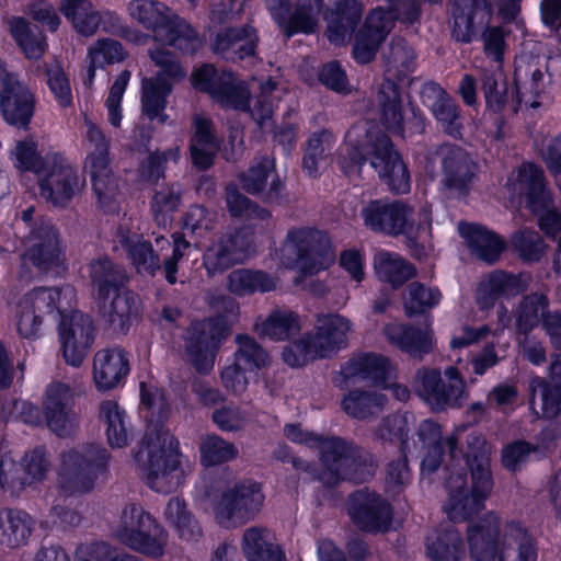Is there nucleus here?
<instances>
[{"label": "nucleus", "instance_id": "1", "mask_svg": "<svg viewBox=\"0 0 561 561\" xmlns=\"http://www.w3.org/2000/svg\"><path fill=\"white\" fill-rule=\"evenodd\" d=\"M284 435L294 444L319 450L323 467L320 480L330 486L342 481L364 483L375 474L373 454L341 436L317 434L299 423L285 424Z\"/></svg>", "mask_w": 561, "mask_h": 561}, {"label": "nucleus", "instance_id": "2", "mask_svg": "<svg viewBox=\"0 0 561 561\" xmlns=\"http://www.w3.org/2000/svg\"><path fill=\"white\" fill-rule=\"evenodd\" d=\"M467 443L466 468L456 473L450 472L444 483L448 492L444 511L456 523L469 520L480 513L493 489L491 458L485 439L470 435Z\"/></svg>", "mask_w": 561, "mask_h": 561}, {"label": "nucleus", "instance_id": "3", "mask_svg": "<svg viewBox=\"0 0 561 561\" xmlns=\"http://www.w3.org/2000/svg\"><path fill=\"white\" fill-rule=\"evenodd\" d=\"M469 556L472 561H537V542L518 520H506L488 512L467 526Z\"/></svg>", "mask_w": 561, "mask_h": 561}, {"label": "nucleus", "instance_id": "4", "mask_svg": "<svg viewBox=\"0 0 561 561\" xmlns=\"http://www.w3.org/2000/svg\"><path fill=\"white\" fill-rule=\"evenodd\" d=\"M89 278L92 295L103 309L106 322L115 332L126 335L142 316V301L129 288L130 276L126 268L107 255L100 256L89 263Z\"/></svg>", "mask_w": 561, "mask_h": 561}, {"label": "nucleus", "instance_id": "5", "mask_svg": "<svg viewBox=\"0 0 561 561\" xmlns=\"http://www.w3.org/2000/svg\"><path fill=\"white\" fill-rule=\"evenodd\" d=\"M22 299L24 308H33L43 318L48 314L61 318L58 334L62 357L66 364L80 367L95 341L93 318L80 310H73L70 316H65L59 287H35Z\"/></svg>", "mask_w": 561, "mask_h": 561}, {"label": "nucleus", "instance_id": "6", "mask_svg": "<svg viewBox=\"0 0 561 561\" xmlns=\"http://www.w3.org/2000/svg\"><path fill=\"white\" fill-rule=\"evenodd\" d=\"M333 8L324 15L328 21L327 37L330 43L343 44L354 32L363 18V4L359 0H332ZM325 8L324 0H297L294 12L277 22L286 38L296 34H312L318 26V16Z\"/></svg>", "mask_w": 561, "mask_h": 561}, {"label": "nucleus", "instance_id": "7", "mask_svg": "<svg viewBox=\"0 0 561 561\" xmlns=\"http://www.w3.org/2000/svg\"><path fill=\"white\" fill-rule=\"evenodd\" d=\"M147 461L141 466L147 485L158 493H170L184 477L179 439L162 426L145 435Z\"/></svg>", "mask_w": 561, "mask_h": 561}, {"label": "nucleus", "instance_id": "8", "mask_svg": "<svg viewBox=\"0 0 561 561\" xmlns=\"http://www.w3.org/2000/svg\"><path fill=\"white\" fill-rule=\"evenodd\" d=\"M354 167L362 168L369 161L378 173L380 181L393 194H407L411 190V178L408 165L396 150L391 138L378 134L366 142H358L347 151Z\"/></svg>", "mask_w": 561, "mask_h": 561}, {"label": "nucleus", "instance_id": "9", "mask_svg": "<svg viewBox=\"0 0 561 561\" xmlns=\"http://www.w3.org/2000/svg\"><path fill=\"white\" fill-rule=\"evenodd\" d=\"M112 455L100 443H85L60 456V484L70 493L91 492L100 478L110 473Z\"/></svg>", "mask_w": 561, "mask_h": 561}, {"label": "nucleus", "instance_id": "10", "mask_svg": "<svg viewBox=\"0 0 561 561\" xmlns=\"http://www.w3.org/2000/svg\"><path fill=\"white\" fill-rule=\"evenodd\" d=\"M128 12L133 20L152 32L154 39L178 48L187 49L198 37L196 30L183 18L157 0H131Z\"/></svg>", "mask_w": 561, "mask_h": 561}, {"label": "nucleus", "instance_id": "11", "mask_svg": "<svg viewBox=\"0 0 561 561\" xmlns=\"http://www.w3.org/2000/svg\"><path fill=\"white\" fill-rule=\"evenodd\" d=\"M515 185L525 197L526 208L537 217L539 230L554 240L561 232V211L552 207V195L541 167L524 162L516 172Z\"/></svg>", "mask_w": 561, "mask_h": 561}, {"label": "nucleus", "instance_id": "12", "mask_svg": "<svg viewBox=\"0 0 561 561\" xmlns=\"http://www.w3.org/2000/svg\"><path fill=\"white\" fill-rule=\"evenodd\" d=\"M115 537L125 547L146 557L158 559L164 553L165 529L139 504H129L122 511Z\"/></svg>", "mask_w": 561, "mask_h": 561}, {"label": "nucleus", "instance_id": "13", "mask_svg": "<svg viewBox=\"0 0 561 561\" xmlns=\"http://www.w3.org/2000/svg\"><path fill=\"white\" fill-rule=\"evenodd\" d=\"M230 327L225 316L193 321L185 333V354L199 375L209 374L222 342L229 336Z\"/></svg>", "mask_w": 561, "mask_h": 561}, {"label": "nucleus", "instance_id": "14", "mask_svg": "<svg viewBox=\"0 0 561 561\" xmlns=\"http://www.w3.org/2000/svg\"><path fill=\"white\" fill-rule=\"evenodd\" d=\"M264 499L260 483L239 481L221 492L214 505L215 519L226 529L241 527L254 519Z\"/></svg>", "mask_w": 561, "mask_h": 561}, {"label": "nucleus", "instance_id": "15", "mask_svg": "<svg viewBox=\"0 0 561 561\" xmlns=\"http://www.w3.org/2000/svg\"><path fill=\"white\" fill-rule=\"evenodd\" d=\"M72 405L73 393L70 386L56 382L47 387L43 412L37 405L24 402L21 415L25 423L36 426L43 423L44 415L47 427L62 437L70 421Z\"/></svg>", "mask_w": 561, "mask_h": 561}, {"label": "nucleus", "instance_id": "16", "mask_svg": "<svg viewBox=\"0 0 561 561\" xmlns=\"http://www.w3.org/2000/svg\"><path fill=\"white\" fill-rule=\"evenodd\" d=\"M78 169L61 152H53L47 169L37 178L41 196L56 207H66L80 188Z\"/></svg>", "mask_w": 561, "mask_h": 561}, {"label": "nucleus", "instance_id": "17", "mask_svg": "<svg viewBox=\"0 0 561 561\" xmlns=\"http://www.w3.org/2000/svg\"><path fill=\"white\" fill-rule=\"evenodd\" d=\"M413 208L399 199H370L362 209L364 226L374 233L399 237L414 222Z\"/></svg>", "mask_w": 561, "mask_h": 561}, {"label": "nucleus", "instance_id": "18", "mask_svg": "<svg viewBox=\"0 0 561 561\" xmlns=\"http://www.w3.org/2000/svg\"><path fill=\"white\" fill-rule=\"evenodd\" d=\"M347 514L359 529L371 534L388 531L393 519L391 504L379 493L368 488L350 493Z\"/></svg>", "mask_w": 561, "mask_h": 561}, {"label": "nucleus", "instance_id": "19", "mask_svg": "<svg viewBox=\"0 0 561 561\" xmlns=\"http://www.w3.org/2000/svg\"><path fill=\"white\" fill-rule=\"evenodd\" d=\"M296 253V263L305 275H314L327 268L331 254V239L327 231L313 227L293 228L286 236Z\"/></svg>", "mask_w": 561, "mask_h": 561}, {"label": "nucleus", "instance_id": "20", "mask_svg": "<svg viewBox=\"0 0 561 561\" xmlns=\"http://www.w3.org/2000/svg\"><path fill=\"white\" fill-rule=\"evenodd\" d=\"M437 154L440 157L445 187L467 197L478 179V162L465 148L455 144H443Z\"/></svg>", "mask_w": 561, "mask_h": 561}, {"label": "nucleus", "instance_id": "21", "mask_svg": "<svg viewBox=\"0 0 561 561\" xmlns=\"http://www.w3.org/2000/svg\"><path fill=\"white\" fill-rule=\"evenodd\" d=\"M241 188L263 202H279L286 190L285 182L276 170V162L267 154L260 157L238 176Z\"/></svg>", "mask_w": 561, "mask_h": 561}, {"label": "nucleus", "instance_id": "22", "mask_svg": "<svg viewBox=\"0 0 561 561\" xmlns=\"http://www.w3.org/2000/svg\"><path fill=\"white\" fill-rule=\"evenodd\" d=\"M260 44L257 28L252 23L221 27L211 41V50L220 58L239 62L254 57Z\"/></svg>", "mask_w": 561, "mask_h": 561}, {"label": "nucleus", "instance_id": "23", "mask_svg": "<svg viewBox=\"0 0 561 561\" xmlns=\"http://www.w3.org/2000/svg\"><path fill=\"white\" fill-rule=\"evenodd\" d=\"M26 250L23 260L38 271L47 272L58 266L62 253L59 231L51 222H42L25 237Z\"/></svg>", "mask_w": 561, "mask_h": 561}, {"label": "nucleus", "instance_id": "24", "mask_svg": "<svg viewBox=\"0 0 561 561\" xmlns=\"http://www.w3.org/2000/svg\"><path fill=\"white\" fill-rule=\"evenodd\" d=\"M451 36L469 44L477 34V25L488 23L493 15L492 0H450Z\"/></svg>", "mask_w": 561, "mask_h": 561}, {"label": "nucleus", "instance_id": "25", "mask_svg": "<svg viewBox=\"0 0 561 561\" xmlns=\"http://www.w3.org/2000/svg\"><path fill=\"white\" fill-rule=\"evenodd\" d=\"M36 96L19 78L0 91V114L9 126L27 129L35 115Z\"/></svg>", "mask_w": 561, "mask_h": 561}, {"label": "nucleus", "instance_id": "26", "mask_svg": "<svg viewBox=\"0 0 561 561\" xmlns=\"http://www.w3.org/2000/svg\"><path fill=\"white\" fill-rule=\"evenodd\" d=\"M351 329L352 323L347 318L339 313H322L317 318L316 333L307 336L314 345L316 356L330 358L347 346Z\"/></svg>", "mask_w": 561, "mask_h": 561}, {"label": "nucleus", "instance_id": "27", "mask_svg": "<svg viewBox=\"0 0 561 561\" xmlns=\"http://www.w3.org/2000/svg\"><path fill=\"white\" fill-rule=\"evenodd\" d=\"M528 277L523 273L495 270L480 282L477 301L481 309H490L502 299H511L523 294L528 287Z\"/></svg>", "mask_w": 561, "mask_h": 561}, {"label": "nucleus", "instance_id": "28", "mask_svg": "<svg viewBox=\"0 0 561 561\" xmlns=\"http://www.w3.org/2000/svg\"><path fill=\"white\" fill-rule=\"evenodd\" d=\"M387 341L412 358L423 359L434 350L433 332L410 323H390L383 329Z\"/></svg>", "mask_w": 561, "mask_h": 561}, {"label": "nucleus", "instance_id": "29", "mask_svg": "<svg viewBox=\"0 0 561 561\" xmlns=\"http://www.w3.org/2000/svg\"><path fill=\"white\" fill-rule=\"evenodd\" d=\"M87 138L94 146V150L88 154L85 163L90 171L92 190L102 202L111 184L110 140L96 125L89 126Z\"/></svg>", "mask_w": 561, "mask_h": 561}, {"label": "nucleus", "instance_id": "30", "mask_svg": "<svg viewBox=\"0 0 561 561\" xmlns=\"http://www.w3.org/2000/svg\"><path fill=\"white\" fill-rule=\"evenodd\" d=\"M417 393L434 412L459 409L463 403L461 386H447L440 371L435 368L423 370Z\"/></svg>", "mask_w": 561, "mask_h": 561}, {"label": "nucleus", "instance_id": "31", "mask_svg": "<svg viewBox=\"0 0 561 561\" xmlns=\"http://www.w3.org/2000/svg\"><path fill=\"white\" fill-rule=\"evenodd\" d=\"M129 360L122 348L100 350L93 358V380L99 391H108L129 374Z\"/></svg>", "mask_w": 561, "mask_h": 561}, {"label": "nucleus", "instance_id": "32", "mask_svg": "<svg viewBox=\"0 0 561 561\" xmlns=\"http://www.w3.org/2000/svg\"><path fill=\"white\" fill-rule=\"evenodd\" d=\"M390 359L374 352L360 353L351 357L341 365L340 375L343 381L348 382L354 378L369 381L373 385H383L390 376Z\"/></svg>", "mask_w": 561, "mask_h": 561}, {"label": "nucleus", "instance_id": "33", "mask_svg": "<svg viewBox=\"0 0 561 561\" xmlns=\"http://www.w3.org/2000/svg\"><path fill=\"white\" fill-rule=\"evenodd\" d=\"M378 115L383 128L394 136L404 138V108L402 88L385 78L377 93Z\"/></svg>", "mask_w": 561, "mask_h": 561}, {"label": "nucleus", "instance_id": "34", "mask_svg": "<svg viewBox=\"0 0 561 561\" xmlns=\"http://www.w3.org/2000/svg\"><path fill=\"white\" fill-rule=\"evenodd\" d=\"M459 233L470 251L481 261L495 263L506 250L505 240L485 226L474 222H460Z\"/></svg>", "mask_w": 561, "mask_h": 561}, {"label": "nucleus", "instance_id": "35", "mask_svg": "<svg viewBox=\"0 0 561 561\" xmlns=\"http://www.w3.org/2000/svg\"><path fill=\"white\" fill-rule=\"evenodd\" d=\"M116 236L137 272L156 276L161 267L160 256L151 241L145 240L142 234L133 233L129 228L123 226L118 227Z\"/></svg>", "mask_w": 561, "mask_h": 561}, {"label": "nucleus", "instance_id": "36", "mask_svg": "<svg viewBox=\"0 0 561 561\" xmlns=\"http://www.w3.org/2000/svg\"><path fill=\"white\" fill-rule=\"evenodd\" d=\"M552 312L546 293L531 291L524 295L515 311L516 333L527 336L539 325L543 329L546 318L550 317Z\"/></svg>", "mask_w": 561, "mask_h": 561}, {"label": "nucleus", "instance_id": "37", "mask_svg": "<svg viewBox=\"0 0 561 561\" xmlns=\"http://www.w3.org/2000/svg\"><path fill=\"white\" fill-rule=\"evenodd\" d=\"M389 28L370 13L355 35L352 57L358 65L370 64L386 39Z\"/></svg>", "mask_w": 561, "mask_h": 561}, {"label": "nucleus", "instance_id": "38", "mask_svg": "<svg viewBox=\"0 0 561 561\" xmlns=\"http://www.w3.org/2000/svg\"><path fill=\"white\" fill-rule=\"evenodd\" d=\"M222 108L239 112L250 111L251 91L245 81L227 69H221L216 89L210 96Z\"/></svg>", "mask_w": 561, "mask_h": 561}, {"label": "nucleus", "instance_id": "39", "mask_svg": "<svg viewBox=\"0 0 561 561\" xmlns=\"http://www.w3.org/2000/svg\"><path fill=\"white\" fill-rule=\"evenodd\" d=\"M275 288L274 277L263 270L240 267L232 270L227 276V289L237 297L266 294Z\"/></svg>", "mask_w": 561, "mask_h": 561}, {"label": "nucleus", "instance_id": "40", "mask_svg": "<svg viewBox=\"0 0 561 561\" xmlns=\"http://www.w3.org/2000/svg\"><path fill=\"white\" fill-rule=\"evenodd\" d=\"M442 298L438 287H427L421 282H412L408 285L403 299L404 314L409 319L424 317L431 327V311L440 304Z\"/></svg>", "mask_w": 561, "mask_h": 561}, {"label": "nucleus", "instance_id": "41", "mask_svg": "<svg viewBox=\"0 0 561 561\" xmlns=\"http://www.w3.org/2000/svg\"><path fill=\"white\" fill-rule=\"evenodd\" d=\"M426 553L432 561H462L466 556L461 533L453 526L439 527L427 538Z\"/></svg>", "mask_w": 561, "mask_h": 561}, {"label": "nucleus", "instance_id": "42", "mask_svg": "<svg viewBox=\"0 0 561 561\" xmlns=\"http://www.w3.org/2000/svg\"><path fill=\"white\" fill-rule=\"evenodd\" d=\"M541 400L542 416L553 420L561 415V354L550 365L549 379L536 377L531 382Z\"/></svg>", "mask_w": 561, "mask_h": 561}, {"label": "nucleus", "instance_id": "43", "mask_svg": "<svg viewBox=\"0 0 561 561\" xmlns=\"http://www.w3.org/2000/svg\"><path fill=\"white\" fill-rule=\"evenodd\" d=\"M34 528V519L22 510L7 508L0 513V543L16 548L27 542Z\"/></svg>", "mask_w": 561, "mask_h": 561}, {"label": "nucleus", "instance_id": "44", "mask_svg": "<svg viewBox=\"0 0 561 561\" xmlns=\"http://www.w3.org/2000/svg\"><path fill=\"white\" fill-rule=\"evenodd\" d=\"M243 255V251L238 248V236H230L206 249L203 265L208 276H215L239 263Z\"/></svg>", "mask_w": 561, "mask_h": 561}, {"label": "nucleus", "instance_id": "45", "mask_svg": "<svg viewBox=\"0 0 561 561\" xmlns=\"http://www.w3.org/2000/svg\"><path fill=\"white\" fill-rule=\"evenodd\" d=\"M375 270L380 280L399 288L416 275L415 266L397 253L381 251L375 257Z\"/></svg>", "mask_w": 561, "mask_h": 561}, {"label": "nucleus", "instance_id": "46", "mask_svg": "<svg viewBox=\"0 0 561 561\" xmlns=\"http://www.w3.org/2000/svg\"><path fill=\"white\" fill-rule=\"evenodd\" d=\"M387 402V396L383 393L353 389L343 397L341 407L348 416L356 420H367L382 410Z\"/></svg>", "mask_w": 561, "mask_h": 561}, {"label": "nucleus", "instance_id": "47", "mask_svg": "<svg viewBox=\"0 0 561 561\" xmlns=\"http://www.w3.org/2000/svg\"><path fill=\"white\" fill-rule=\"evenodd\" d=\"M265 529L250 527L242 537V551L248 561H286L284 549L265 539Z\"/></svg>", "mask_w": 561, "mask_h": 561}, {"label": "nucleus", "instance_id": "48", "mask_svg": "<svg viewBox=\"0 0 561 561\" xmlns=\"http://www.w3.org/2000/svg\"><path fill=\"white\" fill-rule=\"evenodd\" d=\"M300 331V317L293 310L274 309L261 325V334L274 342L290 341Z\"/></svg>", "mask_w": 561, "mask_h": 561}, {"label": "nucleus", "instance_id": "49", "mask_svg": "<svg viewBox=\"0 0 561 561\" xmlns=\"http://www.w3.org/2000/svg\"><path fill=\"white\" fill-rule=\"evenodd\" d=\"M59 11L78 34L89 37L96 33V10L90 0H61Z\"/></svg>", "mask_w": 561, "mask_h": 561}, {"label": "nucleus", "instance_id": "50", "mask_svg": "<svg viewBox=\"0 0 561 561\" xmlns=\"http://www.w3.org/2000/svg\"><path fill=\"white\" fill-rule=\"evenodd\" d=\"M387 7H377L371 11L373 18H377L389 28L394 22L404 25L420 23L422 7L420 0H386Z\"/></svg>", "mask_w": 561, "mask_h": 561}, {"label": "nucleus", "instance_id": "51", "mask_svg": "<svg viewBox=\"0 0 561 561\" xmlns=\"http://www.w3.org/2000/svg\"><path fill=\"white\" fill-rule=\"evenodd\" d=\"M180 158L178 148H168L165 150L156 149L149 151L147 157L138 163V179L148 185H158L167 176L168 162H176Z\"/></svg>", "mask_w": 561, "mask_h": 561}, {"label": "nucleus", "instance_id": "52", "mask_svg": "<svg viewBox=\"0 0 561 561\" xmlns=\"http://www.w3.org/2000/svg\"><path fill=\"white\" fill-rule=\"evenodd\" d=\"M172 89L173 83L164 81L161 77L144 80L140 96L141 114L145 117H154L159 111H165Z\"/></svg>", "mask_w": 561, "mask_h": 561}, {"label": "nucleus", "instance_id": "53", "mask_svg": "<svg viewBox=\"0 0 561 561\" xmlns=\"http://www.w3.org/2000/svg\"><path fill=\"white\" fill-rule=\"evenodd\" d=\"M101 416L106 422V438L112 448H123L128 445V416L117 402L107 400L101 404Z\"/></svg>", "mask_w": 561, "mask_h": 561}, {"label": "nucleus", "instance_id": "54", "mask_svg": "<svg viewBox=\"0 0 561 561\" xmlns=\"http://www.w3.org/2000/svg\"><path fill=\"white\" fill-rule=\"evenodd\" d=\"M9 28L11 37L26 58L35 59L43 56L47 47L45 38L38 39L24 16H13L9 21Z\"/></svg>", "mask_w": 561, "mask_h": 561}, {"label": "nucleus", "instance_id": "55", "mask_svg": "<svg viewBox=\"0 0 561 561\" xmlns=\"http://www.w3.org/2000/svg\"><path fill=\"white\" fill-rule=\"evenodd\" d=\"M14 157V165L19 171L32 172L38 178L47 169L53 152L43 156L38 151L37 142L32 137H27L16 141Z\"/></svg>", "mask_w": 561, "mask_h": 561}, {"label": "nucleus", "instance_id": "56", "mask_svg": "<svg viewBox=\"0 0 561 561\" xmlns=\"http://www.w3.org/2000/svg\"><path fill=\"white\" fill-rule=\"evenodd\" d=\"M480 88L486 108L494 114H501L507 103V79L494 70H484L480 76Z\"/></svg>", "mask_w": 561, "mask_h": 561}, {"label": "nucleus", "instance_id": "57", "mask_svg": "<svg viewBox=\"0 0 561 561\" xmlns=\"http://www.w3.org/2000/svg\"><path fill=\"white\" fill-rule=\"evenodd\" d=\"M165 518L172 524L180 538L186 541L194 539L199 530L197 522L192 513L187 510L186 502L181 497H171L165 507Z\"/></svg>", "mask_w": 561, "mask_h": 561}, {"label": "nucleus", "instance_id": "58", "mask_svg": "<svg viewBox=\"0 0 561 561\" xmlns=\"http://www.w3.org/2000/svg\"><path fill=\"white\" fill-rule=\"evenodd\" d=\"M234 359L249 371L262 369L270 362L268 353L249 334H238Z\"/></svg>", "mask_w": 561, "mask_h": 561}, {"label": "nucleus", "instance_id": "59", "mask_svg": "<svg viewBox=\"0 0 561 561\" xmlns=\"http://www.w3.org/2000/svg\"><path fill=\"white\" fill-rule=\"evenodd\" d=\"M201 462L204 467H214L237 458L238 449L218 435L207 436L201 444Z\"/></svg>", "mask_w": 561, "mask_h": 561}, {"label": "nucleus", "instance_id": "60", "mask_svg": "<svg viewBox=\"0 0 561 561\" xmlns=\"http://www.w3.org/2000/svg\"><path fill=\"white\" fill-rule=\"evenodd\" d=\"M511 244L524 262H539L546 244L541 236L533 229H520L513 233Z\"/></svg>", "mask_w": 561, "mask_h": 561}, {"label": "nucleus", "instance_id": "61", "mask_svg": "<svg viewBox=\"0 0 561 561\" xmlns=\"http://www.w3.org/2000/svg\"><path fill=\"white\" fill-rule=\"evenodd\" d=\"M431 112L446 134L454 138L461 137L463 125L461 123L460 107L450 94L440 99L436 105L432 104Z\"/></svg>", "mask_w": 561, "mask_h": 561}, {"label": "nucleus", "instance_id": "62", "mask_svg": "<svg viewBox=\"0 0 561 561\" xmlns=\"http://www.w3.org/2000/svg\"><path fill=\"white\" fill-rule=\"evenodd\" d=\"M409 423L405 414L392 413L385 416L378 428V436L389 443H398L399 451H409Z\"/></svg>", "mask_w": 561, "mask_h": 561}, {"label": "nucleus", "instance_id": "63", "mask_svg": "<svg viewBox=\"0 0 561 561\" xmlns=\"http://www.w3.org/2000/svg\"><path fill=\"white\" fill-rule=\"evenodd\" d=\"M317 78L324 88L336 94L348 95L352 92L347 73L337 59L323 62L318 69Z\"/></svg>", "mask_w": 561, "mask_h": 561}, {"label": "nucleus", "instance_id": "64", "mask_svg": "<svg viewBox=\"0 0 561 561\" xmlns=\"http://www.w3.org/2000/svg\"><path fill=\"white\" fill-rule=\"evenodd\" d=\"M47 85L59 107L68 108L73 105L71 85L68 76L59 62L45 70Z\"/></svg>", "mask_w": 561, "mask_h": 561}]
</instances>
